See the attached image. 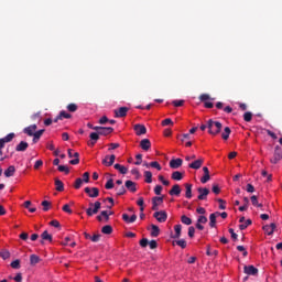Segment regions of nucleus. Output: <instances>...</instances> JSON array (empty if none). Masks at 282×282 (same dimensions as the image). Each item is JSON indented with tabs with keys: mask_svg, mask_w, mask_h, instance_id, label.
I'll list each match as a JSON object with an SVG mask.
<instances>
[{
	"mask_svg": "<svg viewBox=\"0 0 282 282\" xmlns=\"http://www.w3.org/2000/svg\"><path fill=\"white\" fill-rule=\"evenodd\" d=\"M105 188L107 191H111V188H113V178H110L107 181L106 185H105Z\"/></svg>",
	"mask_w": 282,
	"mask_h": 282,
	"instance_id": "3c124183",
	"label": "nucleus"
},
{
	"mask_svg": "<svg viewBox=\"0 0 282 282\" xmlns=\"http://www.w3.org/2000/svg\"><path fill=\"white\" fill-rule=\"evenodd\" d=\"M85 193L86 195H88V197H93L96 198L98 197V195H100V189H98V187H85Z\"/></svg>",
	"mask_w": 282,
	"mask_h": 282,
	"instance_id": "1a4fd4ad",
	"label": "nucleus"
},
{
	"mask_svg": "<svg viewBox=\"0 0 282 282\" xmlns=\"http://www.w3.org/2000/svg\"><path fill=\"white\" fill-rule=\"evenodd\" d=\"M217 225V213H213L209 215V226L210 228H215Z\"/></svg>",
	"mask_w": 282,
	"mask_h": 282,
	"instance_id": "2f4dec72",
	"label": "nucleus"
},
{
	"mask_svg": "<svg viewBox=\"0 0 282 282\" xmlns=\"http://www.w3.org/2000/svg\"><path fill=\"white\" fill-rule=\"evenodd\" d=\"M57 171H59V173H65L66 175H68L69 167H67L66 165H58Z\"/></svg>",
	"mask_w": 282,
	"mask_h": 282,
	"instance_id": "c03bdc74",
	"label": "nucleus"
},
{
	"mask_svg": "<svg viewBox=\"0 0 282 282\" xmlns=\"http://www.w3.org/2000/svg\"><path fill=\"white\" fill-rule=\"evenodd\" d=\"M138 206H140V212L144 213V198L140 197L137 202Z\"/></svg>",
	"mask_w": 282,
	"mask_h": 282,
	"instance_id": "de8ad7c7",
	"label": "nucleus"
},
{
	"mask_svg": "<svg viewBox=\"0 0 282 282\" xmlns=\"http://www.w3.org/2000/svg\"><path fill=\"white\" fill-rule=\"evenodd\" d=\"M207 257H217L219 254V251L217 250H212L210 246H207V251H206Z\"/></svg>",
	"mask_w": 282,
	"mask_h": 282,
	"instance_id": "ea45409f",
	"label": "nucleus"
},
{
	"mask_svg": "<svg viewBox=\"0 0 282 282\" xmlns=\"http://www.w3.org/2000/svg\"><path fill=\"white\" fill-rule=\"evenodd\" d=\"M139 243H140L141 248H147V246H149V239L143 238L140 240Z\"/></svg>",
	"mask_w": 282,
	"mask_h": 282,
	"instance_id": "680f3d73",
	"label": "nucleus"
},
{
	"mask_svg": "<svg viewBox=\"0 0 282 282\" xmlns=\"http://www.w3.org/2000/svg\"><path fill=\"white\" fill-rule=\"evenodd\" d=\"M73 158H75L74 160L69 161V164L76 165V164H80V154L78 152H75Z\"/></svg>",
	"mask_w": 282,
	"mask_h": 282,
	"instance_id": "c9c22d12",
	"label": "nucleus"
},
{
	"mask_svg": "<svg viewBox=\"0 0 282 282\" xmlns=\"http://www.w3.org/2000/svg\"><path fill=\"white\" fill-rule=\"evenodd\" d=\"M101 237L102 236L100 234H95L94 236L90 237V241H93L94 243H98Z\"/></svg>",
	"mask_w": 282,
	"mask_h": 282,
	"instance_id": "8fccbe9b",
	"label": "nucleus"
},
{
	"mask_svg": "<svg viewBox=\"0 0 282 282\" xmlns=\"http://www.w3.org/2000/svg\"><path fill=\"white\" fill-rule=\"evenodd\" d=\"M187 235H188V237H191V239H193V237H195V227H193V226L188 227Z\"/></svg>",
	"mask_w": 282,
	"mask_h": 282,
	"instance_id": "052dcab7",
	"label": "nucleus"
},
{
	"mask_svg": "<svg viewBox=\"0 0 282 282\" xmlns=\"http://www.w3.org/2000/svg\"><path fill=\"white\" fill-rule=\"evenodd\" d=\"M117 191V195L118 197H120V195H124V193H127V189L124 188V186H120L119 188H116Z\"/></svg>",
	"mask_w": 282,
	"mask_h": 282,
	"instance_id": "6e6d98bb",
	"label": "nucleus"
},
{
	"mask_svg": "<svg viewBox=\"0 0 282 282\" xmlns=\"http://www.w3.org/2000/svg\"><path fill=\"white\" fill-rule=\"evenodd\" d=\"M182 164H184V160L182 159H172L170 161V169H180L182 166Z\"/></svg>",
	"mask_w": 282,
	"mask_h": 282,
	"instance_id": "4468645a",
	"label": "nucleus"
},
{
	"mask_svg": "<svg viewBox=\"0 0 282 282\" xmlns=\"http://www.w3.org/2000/svg\"><path fill=\"white\" fill-rule=\"evenodd\" d=\"M202 164H204V159H198L188 164L189 169H194L195 171H199L202 169Z\"/></svg>",
	"mask_w": 282,
	"mask_h": 282,
	"instance_id": "2eb2a0df",
	"label": "nucleus"
},
{
	"mask_svg": "<svg viewBox=\"0 0 282 282\" xmlns=\"http://www.w3.org/2000/svg\"><path fill=\"white\" fill-rule=\"evenodd\" d=\"M230 133H232V131L229 127H226L224 132L221 133L223 140H228V138H230Z\"/></svg>",
	"mask_w": 282,
	"mask_h": 282,
	"instance_id": "e433bc0d",
	"label": "nucleus"
},
{
	"mask_svg": "<svg viewBox=\"0 0 282 282\" xmlns=\"http://www.w3.org/2000/svg\"><path fill=\"white\" fill-rule=\"evenodd\" d=\"M15 134L13 132L7 134L4 138L0 139V155H3V148L8 142L14 140Z\"/></svg>",
	"mask_w": 282,
	"mask_h": 282,
	"instance_id": "7ed1b4c3",
	"label": "nucleus"
},
{
	"mask_svg": "<svg viewBox=\"0 0 282 282\" xmlns=\"http://www.w3.org/2000/svg\"><path fill=\"white\" fill-rule=\"evenodd\" d=\"M282 160V149L281 147L276 145L274 148L273 158L270 160L271 164H279Z\"/></svg>",
	"mask_w": 282,
	"mask_h": 282,
	"instance_id": "20e7f679",
	"label": "nucleus"
},
{
	"mask_svg": "<svg viewBox=\"0 0 282 282\" xmlns=\"http://www.w3.org/2000/svg\"><path fill=\"white\" fill-rule=\"evenodd\" d=\"M42 240L40 241V243H45V241H50L52 242V235H50V232H47V230L43 231V234L41 235Z\"/></svg>",
	"mask_w": 282,
	"mask_h": 282,
	"instance_id": "393cba45",
	"label": "nucleus"
},
{
	"mask_svg": "<svg viewBox=\"0 0 282 282\" xmlns=\"http://www.w3.org/2000/svg\"><path fill=\"white\" fill-rule=\"evenodd\" d=\"M58 118L63 120V118L69 119L72 116L68 112H65V110H62L58 115Z\"/></svg>",
	"mask_w": 282,
	"mask_h": 282,
	"instance_id": "864d4df0",
	"label": "nucleus"
},
{
	"mask_svg": "<svg viewBox=\"0 0 282 282\" xmlns=\"http://www.w3.org/2000/svg\"><path fill=\"white\" fill-rule=\"evenodd\" d=\"M169 195L172 197H180L182 195V187H180V184H175L172 186V188L169 191Z\"/></svg>",
	"mask_w": 282,
	"mask_h": 282,
	"instance_id": "9b49d317",
	"label": "nucleus"
},
{
	"mask_svg": "<svg viewBox=\"0 0 282 282\" xmlns=\"http://www.w3.org/2000/svg\"><path fill=\"white\" fill-rule=\"evenodd\" d=\"M150 166H151L152 169H156V171H160V170L162 169V165H160V163L156 162V161L151 162V163H150Z\"/></svg>",
	"mask_w": 282,
	"mask_h": 282,
	"instance_id": "4d7b16f0",
	"label": "nucleus"
},
{
	"mask_svg": "<svg viewBox=\"0 0 282 282\" xmlns=\"http://www.w3.org/2000/svg\"><path fill=\"white\" fill-rule=\"evenodd\" d=\"M89 138H90V143H89V147H95L96 145V142H98L100 140V134L97 132H91L89 134Z\"/></svg>",
	"mask_w": 282,
	"mask_h": 282,
	"instance_id": "a211bd4d",
	"label": "nucleus"
},
{
	"mask_svg": "<svg viewBox=\"0 0 282 282\" xmlns=\"http://www.w3.org/2000/svg\"><path fill=\"white\" fill-rule=\"evenodd\" d=\"M199 100H200V102H206V100H210V95H208V94H202V95L199 96Z\"/></svg>",
	"mask_w": 282,
	"mask_h": 282,
	"instance_id": "bf43d9fd",
	"label": "nucleus"
},
{
	"mask_svg": "<svg viewBox=\"0 0 282 282\" xmlns=\"http://www.w3.org/2000/svg\"><path fill=\"white\" fill-rule=\"evenodd\" d=\"M94 131H97V133H99V135H109V134L113 133V128L96 126L94 128Z\"/></svg>",
	"mask_w": 282,
	"mask_h": 282,
	"instance_id": "39448f33",
	"label": "nucleus"
},
{
	"mask_svg": "<svg viewBox=\"0 0 282 282\" xmlns=\"http://www.w3.org/2000/svg\"><path fill=\"white\" fill-rule=\"evenodd\" d=\"M237 250H238L239 252H242V256H243V257H248V251L246 250V247H243V246H237Z\"/></svg>",
	"mask_w": 282,
	"mask_h": 282,
	"instance_id": "13d9d810",
	"label": "nucleus"
},
{
	"mask_svg": "<svg viewBox=\"0 0 282 282\" xmlns=\"http://www.w3.org/2000/svg\"><path fill=\"white\" fill-rule=\"evenodd\" d=\"M42 206H43L44 213H47V210H50V207L52 206V203H50L48 200H43Z\"/></svg>",
	"mask_w": 282,
	"mask_h": 282,
	"instance_id": "a18cd8bd",
	"label": "nucleus"
},
{
	"mask_svg": "<svg viewBox=\"0 0 282 282\" xmlns=\"http://www.w3.org/2000/svg\"><path fill=\"white\" fill-rule=\"evenodd\" d=\"M172 105L174 107H183L184 106V100H173Z\"/></svg>",
	"mask_w": 282,
	"mask_h": 282,
	"instance_id": "0e129e2a",
	"label": "nucleus"
},
{
	"mask_svg": "<svg viewBox=\"0 0 282 282\" xmlns=\"http://www.w3.org/2000/svg\"><path fill=\"white\" fill-rule=\"evenodd\" d=\"M55 186L58 193H63V191H65V184H63V181L59 178H55Z\"/></svg>",
	"mask_w": 282,
	"mask_h": 282,
	"instance_id": "c85d7f7f",
	"label": "nucleus"
},
{
	"mask_svg": "<svg viewBox=\"0 0 282 282\" xmlns=\"http://www.w3.org/2000/svg\"><path fill=\"white\" fill-rule=\"evenodd\" d=\"M248 226H252V220L247 219L245 223L239 225V228H240V230H246V228H248Z\"/></svg>",
	"mask_w": 282,
	"mask_h": 282,
	"instance_id": "a19ab883",
	"label": "nucleus"
},
{
	"mask_svg": "<svg viewBox=\"0 0 282 282\" xmlns=\"http://www.w3.org/2000/svg\"><path fill=\"white\" fill-rule=\"evenodd\" d=\"M162 202H164V197H158V196L153 197L152 198V204H153L152 210H158V206H159V204H162Z\"/></svg>",
	"mask_w": 282,
	"mask_h": 282,
	"instance_id": "4be33fe9",
	"label": "nucleus"
},
{
	"mask_svg": "<svg viewBox=\"0 0 282 282\" xmlns=\"http://www.w3.org/2000/svg\"><path fill=\"white\" fill-rule=\"evenodd\" d=\"M263 230L269 236L274 235V230H276V224L272 223L270 225H265V226H263Z\"/></svg>",
	"mask_w": 282,
	"mask_h": 282,
	"instance_id": "f3484780",
	"label": "nucleus"
},
{
	"mask_svg": "<svg viewBox=\"0 0 282 282\" xmlns=\"http://www.w3.org/2000/svg\"><path fill=\"white\" fill-rule=\"evenodd\" d=\"M122 219L126 221V224H134V221L138 219V216L133 214L131 217H129L127 214H122Z\"/></svg>",
	"mask_w": 282,
	"mask_h": 282,
	"instance_id": "412c9836",
	"label": "nucleus"
},
{
	"mask_svg": "<svg viewBox=\"0 0 282 282\" xmlns=\"http://www.w3.org/2000/svg\"><path fill=\"white\" fill-rule=\"evenodd\" d=\"M36 129H37L36 124H31L24 128L23 133H26V135H30V138H32L36 132Z\"/></svg>",
	"mask_w": 282,
	"mask_h": 282,
	"instance_id": "dca6fc26",
	"label": "nucleus"
},
{
	"mask_svg": "<svg viewBox=\"0 0 282 282\" xmlns=\"http://www.w3.org/2000/svg\"><path fill=\"white\" fill-rule=\"evenodd\" d=\"M83 178H76L75 184H74V188H76V191H78V188H80L83 186Z\"/></svg>",
	"mask_w": 282,
	"mask_h": 282,
	"instance_id": "603ef678",
	"label": "nucleus"
},
{
	"mask_svg": "<svg viewBox=\"0 0 282 282\" xmlns=\"http://www.w3.org/2000/svg\"><path fill=\"white\" fill-rule=\"evenodd\" d=\"M101 217H102L104 221H109V212L102 210Z\"/></svg>",
	"mask_w": 282,
	"mask_h": 282,
	"instance_id": "e2e57ef3",
	"label": "nucleus"
},
{
	"mask_svg": "<svg viewBox=\"0 0 282 282\" xmlns=\"http://www.w3.org/2000/svg\"><path fill=\"white\" fill-rule=\"evenodd\" d=\"M208 223V218L204 215H200L197 219V224H207Z\"/></svg>",
	"mask_w": 282,
	"mask_h": 282,
	"instance_id": "5fc2aeb1",
	"label": "nucleus"
},
{
	"mask_svg": "<svg viewBox=\"0 0 282 282\" xmlns=\"http://www.w3.org/2000/svg\"><path fill=\"white\" fill-rule=\"evenodd\" d=\"M133 130L135 131L137 135H145L147 133V127L140 123L134 124Z\"/></svg>",
	"mask_w": 282,
	"mask_h": 282,
	"instance_id": "ddd939ff",
	"label": "nucleus"
},
{
	"mask_svg": "<svg viewBox=\"0 0 282 282\" xmlns=\"http://www.w3.org/2000/svg\"><path fill=\"white\" fill-rule=\"evenodd\" d=\"M185 197L186 199H191L193 197V184L191 183L185 184Z\"/></svg>",
	"mask_w": 282,
	"mask_h": 282,
	"instance_id": "6ab92c4d",
	"label": "nucleus"
},
{
	"mask_svg": "<svg viewBox=\"0 0 282 282\" xmlns=\"http://www.w3.org/2000/svg\"><path fill=\"white\" fill-rule=\"evenodd\" d=\"M197 192L199 193V195L197 196V199L199 200L207 199L208 195H210V189H208L207 187H198Z\"/></svg>",
	"mask_w": 282,
	"mask_h": 282,
	"instance_id": "6e6552de",
	"label": "nucleus"
},
{
	"mask_svg": "<svg viewBox=\"0 0 282 282\" xmlns=\"http://www.w3.org/2000/svg\"><path fill=\"white\" fill-rule=\"evenodd\" d=\"M181 221L182 224H184L185 226H191V224H193V219L188 218V216L183 215L181 217Z\"/></svg>",
	"mask_w": 282,
	"mask_h": 282,
	"instance_id": "58836bf2",
	"label": "nucleus"
},
{
	"mask_svg": "<svg viewBox=\"0 0 282 282\" xmlns=\"http://www.w3.org/2000/svg\"><path fill=\"white\" fill-rule=\"evenodd\" d=\"M102 204L97 200L95 203H89V208L86 209V214L88 217H94V215H98V210H100Z\"/></svg>",
	"mask_w": 282,
	"mask_h": 282,
	"instance_id": "f03ea898",
	"label": "nucleus"
},
{
	"mask_svg": "<svg viewBox=\"0 0 282 282\" xmlns=\"http://www.w3.org/2000/svg\"><path fill=\"white\" fill-rule=\"evenodd\" d=\"M243 120L245 122H250L252 120V112L250 111L245 112Z\"/></svg>",
	"mask_w": 282,
	"mask_h": 282,
	"instance_id": "09e8293b",
	"label": "nucleus"
},
{
	"mask_svg": "<svg viewBox=\"0 0 282 282\" xmlns=\"http://www.w3.org/2000/svg\"><path fill=\"white\" fill-rule=\"evenodd\" d=\"M140 147L142 149V151H149V149H151V140H149V139L141 140Z\"/></svg>",
	"mask_w": 282,
	"mask_h": 282,
	"instance_id": "aec40b11",
	"label": "nucleus"
},
{
	"mask_svg": "<svg viewBox=\"0 0 282 282\" xmlns=\"http://www.w3.org/2000/svg\"><path fill=\"white\" fill-rule=\"evenodd\" d=\"M153 218L156 219V221H159V224H164V221H166V219H169V215L164 210L155 212L153 214Z\"/></svg>",
	"mask_w": 282,
	"mask_h": 282,
	"instance_id": "423d86ee",
	"label": "nucleus"
},
{
	"mask_svg": "<svg viewBox=\"0 0 282 282\" xmlns=\"http://www.w3.org/2000/svg\"><path fill=\"white\" fill-rule=\"evenodd\" d=\"M151 237H160V227L158 225H151Z\"/></svg>",
	"mask_w": 282,
	"mask_h": 282,
	"instance_id": "473e14b6",
	"label": "nucleus"
},
{
	"mask_svg": "<svg viewBox=\"0 0 282 282\" xmlns=\"http://www.w3.org/2000/svg\"><path fill=\"white\" fill-rule=\"evenodd\" d=\"M171 177L174 180V182H181V180H184V173L175 171L172 173Z\"/></svg>",
	"mask_w": 282,
	"mask_h": 282,
	"instance_id": "b1692460",
	"label": "nucleus"
},
{
	"mask_svg": "<svg viewBox=\"0 0 282 282\" xmlns=\"http://www.w3.org/2000/svg\"><path fill=\"white\" fill-rule=\"evenodd\" d=\"M127 113H129V107H120L115 110V118H127Z\"/></svg>",
	"mask_w": 282,
	"mask_h": 282,
	"instance_id": "9d476101",
	"label": "nucleus"
},
{
	"mask_svg": "<svg viewBox=\"0 0 282 282\" xmlns=\"http://www.w3.org/2000/svg\"><path fill=\"white\" fill-rule=\"evenodd\" d=\"M115 169H116V171H119V173H121V175H127V173L129 171V169L124 167V165H121L120 163H116Z\"/></svg>",
	"mask_w": 282,
	"mask_h": 282,
	"instance_id": "c756f323",
	"label": "nucleus"
},
{
	"mask_svg": "<svg viewBox=\"0 0 282 282\" xmlns=\"http://www.w3.org/2000/svg\"><path fill=\"white\" fill-rule=\"evenodd\" d=\"M135 158L137 162L134 164L135 166H140V164H142V154H137Z\"/></svg>",
	"mask_w": 282,
	"mask_h": 282,
	"instance_id": "774afa93",
	"label": "nucleus"
},
{
	"mask_svg": "<svg viewBox=\"0 0 282 282\" xmlns=\"http://www.w3.org/2000/svg\"><path fill=\"white\" fill-rule=\"evenodd\" d=\"M144 177H145L147 184H151V182H153V173H151V171H145Z\"/></svg>",
	"mask_w": 282,
	"mask_h": 282,
	"instance_id": "4c0bfd02",
	"label": "nucleus"
},
{
	"mask_svg": "<svg viewBox=\"0 0 282 282\" xmlns=\"http://www.w3.org/2000/svg\"><path fill=\"white\" fill-rule=\"evenodd\" d=\"M67 109H68V111H70V113H75V111H78V105H76V104H69V105L67 106Z\"/></svg>",
	"mask_w": 282,
	"mask_h": 282,
	"instance_id": "37998d69",
	"label": "nucleus"
},
{
	"mask_svg": "<svg viewBox=\"0 0 282 282\" xmlns=\"http://www.w3.org/2000/svg\"><path fill=\"white\" fill-rule=\"evenodd\" d=\"M0 257L6 261V259H10V251L8 250H2L0 251Z\"/></svg>",
	"mask_w": 282,
	"mask_h": 282,
	"instance_id": "49530a36",
	"label": "nucleus"
},
{
	"mask_svg": "<svg viewBox=\"0 0 282 282\" xmlns=\"http://www.w3.org/2000/svg\"><path fill=\"white\" fill-rule=\"evenodd\" d=\"M175 235L172 236V239H180L182 237V225L174 226Z\"/></svg>",
	"mask_w": 282,
	"mask_h": 282,
	"instance_id": "7c9ffc66",
	"label": "nucleus"
},
{
	"mask_svg": "<svg viewBox=\"0 0 282 282\" xmlns=\"http://www.w3.org/2000/svg\"><path fill=\"white\" fill-rule=\"evenodd\" d=\"M245 274H248L249 276H257L259 274V269L254 265H245L243 267Z\"/></svg>",
	"mask_w": 282,
	"mask_h": 282,
	"instance_id": "0eeeda50",
	"label": "nucleus"
},
{
	"mask_svg": "<svg viewBox=\"0 0 282 282\" xmlns=\"http://www.w3.org/2000/svg\"><path fill=\"white\" fill-rule=\"evenodd\" d=\"M83 182H85V184H89V172H85L83 174Z\"/></svg>",
	"mask_w": 282,
	"mask_h": 282,
	"instance_id": "338daca9",
	"label": "nucleus"
},
{
	"mask_svg": "<svg viewBox=\"0 0 282 282\" xmlns=\"http://www.w3.org/2000/svg\"><path fill=\"white\" fill-rule=\"evenodd\" d=\"M221 122L219 121H214L213 119L207 121V129L210 135H217L218 133H221Z\"/></svg>",
	"mask_w": 282,
	"mask_h": 282,
	"instance_id": "f257e3e1",
	"label": "nucleus"
},
{
	"mask_svg": "<svg viewBox=\"0 0 282 282\" xmlns=\"http://www.w3.org/2000/svg\"><path fill=\"white\" fill-rule=\"evenodd\" d=\"M14 173H17V167H14V165H11L4 171V176L12 177Z\"/></svg>",
	"mask_w": 282,
	"mask_h": 282,
	"instance_id": "cd10ccee",
	"label": "nucleus"
},
{
	"mask_svg": "<svg viewBox=\"0 0 282 282\" xmlns=\"http://www.w3.org/2000/svg\"><path fill=\"white\" fill-rule=\"evenodd\" d=\"M11 268H13V270H20L21 269V260H14L11 262Z\"/></svg>",
	"mask_w": 282,
	"mask_h": 282,
	"instance_id": "79ce46f5",
	"label": "nucleus"
},
{
	"mask_svg": "<svg viewBox=\"0 0 282 282\" xmlns=\"http://www.w3.org/2000/svg\"><path fill=\"white\" fill-rule=\"evenodd\" d=\"M176 246H180V248H186V240L181 239L176 241Z\"/></svg>",
	"mask_w": 282,
	"mask_h": 282,
	"instance_id": "69168bd1",
	"label": "nucleus"
},
{
	"mask_svg": "<svg viewBox=\"0 0 282 282\" xmlns=\"http://www.w3.org/2000/svg\"><path fill=\"white\" fill-rule=\"evenodd\" d=\"M28 147H30V144L25 141H21L17 147H15V151L18 152H23V151H28Z\"/></svg>",
	"mask_w": 282,
	"mask_h": 282,
	"instance_id": "5701e85b",
	"label": "nucleus"
},
{
	"mask_svg": "<svg viewBox=\"0 0 282 282\" xmlns=\"http://www.w3.org/2000/svg\"><path fill=\"white\" fill-rule=\"evenodd\" d=\"M126 188H128V191H130L131 193H135V191H138V188L135 187V182L133 181H126Z\"/></svg>",
	"mask_w": 282,
	"mask_h": 282,
	"instance_id": "bb28decb",
	"label": "nucleus"
},
{
	"mask_svg": "<svg viewBox=\"0 0 282 282\" xmlns=\"http://www.w3.org/2000/svg\"><path fill=\"white\" fill-rule=\"evenodd\" d=\"M43 133H45V129H42V130H39V131H35L33 133V143L36 144V142H39V140H41V135H43Z\"/></svg>",
	"mask_w": 282,
	"mask_h": 282,
	"instance_id": "a878e982",
	"label": "nucleus"
},
{
	"mask_svg": "<svg viewBox=\"0 0 282 282\" xmlns=\"http://www.w3.org/2000/svg\"><path fill=\"white\" fill-rule=\"evenodd\" d=\"M41 262V258L36 254H31L30 256V263L31 265H36V263Z\"/></svg>",
	"mask_w": 282,
	"mask_h": 282,
	"instance_id": "f704fd0d",
	"label": "nucleus"
},
{
	"mask_svg": "<svg viewBox=\"0 0 282 282\" xmlns=\"http://www.w3.org/2000/svg\"><path fill=\"white\" fill-rule=\"evenodd\" d=\"M113 162H116V155H106L105 159H102L101 164L104 166H113Z\"/></svg>",
	"mask_w": 282,
	"mask_h": 282,
	"instance_id": "f8f14e48",
	"label": "nucleus"
},
{
	"mask_svg": "<svg viewBox=\"0 0 282 282\" xmlns=\"http://www.w3.org/2000/svg\"><path fill=\"white\" fill-rule=\"evenodd\" d=\"M101 232L102 235H111V232H113V227L106 225L101 228Z\"/></svg>",
	"mask_w": 282,
	"mask_h": 282,
	"instance_id": "72a5a7b5",
	"label": "nucleus"
}]
</instances>
